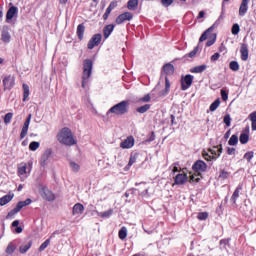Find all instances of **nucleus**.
<instances>
[{"instance_id":"1","label":"nucleus","mask_w":256,"mask_h":256,"mask_svg":"<svg viewBox=\"0 0 256 256\" xmlns=\"http://www.w3.org/2000/svg\"><path fill=\"white\" fill-rule=\"evenodd\" d=\"M57 141L61 143V145H66V147H73V145H77V138L73 134L68 127L62 128L56 135Z\"/></svg>"},{"instance_id":"2","label":"nucleus","mask_w":256,"mask_h":256,"mask_svg":"<svg viewBox=\"0 0 256 256\" xmlns=\"http://www.w3.org/2000/svg\"><path fill=\"white\" fill-rule=\"evenodd\" d=\"M93 73V60L85 59L83 61V72H82V88L85 89L87 87V83H89V78Z\"/></svg>"},{"instance_id":"3","label":"nucleus","mask_w":256,"mask_h":256,"mask_svg":"<svg viewBox=\"0 0 256 256\" xmlns=\"http://www.w3.org/2000/svg\"><path fill=\"white\" fill-rule=\"evenodd\" d=\"M129 112V100H123L120 103L112 106L108 112L107 115H109V113H113L114 115H125V113Z\"/></svg>"},{"instance_id":"4","label":"nucleus","mask_w":256,"mask_h":256,"mask_svg":"<svg viewBox=\"0 0 256 256\" xmlns=\"http://www.w3.org/2000/svg\"><path fill=\"white\" fill-rule=\"evenodd\" d=\"M38 191L40 193V196L44 201H48L49 203H53L57 197L55 196V193L51 191L47 186L45 185H40L38 188Z\"/></svg>"},{"instance_id":"5","label":"nucleus","mask_w":256,"mask_h":256,"mask_svg":"<svg viewBox=\"0 0 256 256\" xmlns=\"http://www.w3.org/2000/svg\"><path fill=\"white\" fill-rule=\"evenodd\" d=\"M33 200L31 198H27L25 201H19L15 208H13L10 212H8L6 219H13L23 209V207H27V205H31Z\"/></svg>"},{"instance_id":"6","label":"nucleus","mask_w":256,"mask_h":256,"mask_svg":"<svg viewBox=\"0 0 256 256\" xmlns=\"http://www.w3.org/2000/svg\"><path fill=\"white\" fill-rule=\"evenodd\" d=\"M4 91H11L15 87V75L5 76L2 80Z\"/></svg>"},{"instance_id":"7","label":"nucleus","mask_w":256,"mask_h":256,"mask_svg":"<svg viewBox=\"0 0 256 256\" xmlns=\"http://www.w3.org/2000/svg\"><path fill=\"white\" fill-rule=\"evenodd\" d=\"M193 75L187 74L185 77L181 79V90L187 91L191 85H193Z\"/></svg>"},{"instance_id":"8","label":"nucleus","mask_w":256,"mask_h":256,"mask_svg":"<svg viewBox=\"0 0 256 256\" xmlns=\"http://www.w3.org/2000/svg\"><path fill=\"white\" fill-rule=\"evenodd\" d=\"M193 171L195 173H205L207 171V163L203 160H197L193 165H192Z\"/></svg>"},{"instance_id":"9","label":"nucleus","mask_w":256,"mask_h":256,"mask_svg":"<svg viewBox=\"0 0 256 256\" xmlns=\"http://www.w3.org/2000/svg\"><path fill=\"white\" fill-rule=\"evenodd\" d=\"M101 39H103V36L101 34L93 35L87 44L88 49L91 50L95 49V47H98V45L101 43Z\"/></svg>"},{"instance_id":"10","label":"nucleus","mask_w":256,"mask_h":256,"mask_svg":"<svg viewBox=\"0 0 256 256\" xmlns=\"http://www.w3.org/2000/svg\"><path fill=\"white\" fill-rule=\"evenodd\" d=\"M132 19H133V13L124 12L116 18L115 23L116 25H121L122 23H125V21H131Z\"/></svg>"},{"instance_id":"11","label":"nucleus","mask_w":256,"mask_h":256,"mask_svg":"<svg viewBox=\"0 0 256 256\" xmlns=\"http://www.w3.org/2000/svg\"><path fill=\"white\" fill-rule=\"evenodd\" d=\"M29 125H31V114L28 115L24 122V125L20 133V139H25V137H27V133H29Z\"/></svg>"},{"instance_id":"12","label":"nucleus","mask_w":256,"mask_h":256,"mask_svg":"<svg viewBox=\"0 0 256 256\" xmlns=\"http://www.w3.org/2000/svg\"><path fill=\"white\" fill-rule=\"evenodd\" d=\"M249 132V126H246L240 134L239 141L242 145H247V143H249Z\"/></svg>"},{"instance_id":"13","label":"nucleus","mask_w":256,"mask_h":256,"mask_svg":"<svg viewBox=\"0 0 256 256\" xmlns=\"http://www.w3.org/2000/svg\"><path fill=\"white\" fill-rule=\"evenodd\" d=\"M51 155H53V150L51 148H48L44 151L40 158V165L42 167H45V165H47V161H49V157H51Z\"/></svg>"},{"instance_id":"14","label":"nucleus","mask_w":256,"mask_h":256,"mask_svg":"<svg viewBox=\"0 0 256 256\" xmlns=\"http://www.w3.org/2000/svg\"><path fill=\"white\" fill-rule=\"evenodd\" d=\"M187 174L185 172L179 173L174 177V185H185L187 183Z\"/></svg>"},{"instance_id":"15","label":"nucleus","mask_w":256,"mask_h":256,"mask_svg":"<svg viewBox=\"0 0 256 256\" xmlns=\"http://www.w3.org/2000/svg\"><path fill=\"white\" fill-rule=\"evenodd\" d=\"M135 145V138L133 136L127 137L124 141L120 143L122 149H131Z\"/></svg>"},{"instance_id":"16","label":"nucleus","mask_w":256,"mask_h":256,"mask_svg":"<svg viewBox=\"0 0 256 256\" xmlns=\"http://www.w3.org/2000/svg\"><path fill=\"white\" fill-rule=\"evenodd\" d=\"M249 1L251 0H242L239 7V15L240 17H245L247 11H249Z\"/></svg>"},{"instance_id":"17","label":"nucleus","mask_w":256,"mask_h":256,"mask_svg":"<svg viewBox=\"0 0 256 256\" xmlns=\"http://www.w3.org/2000/svg\"><path fill=\"white\" fill-rule=\"evenodd\" d=\"M17 13H19V9L17 8V6H11L6 13L7 23H9V21H11V19H13V17H15Z\"/></svg>"},{"instance_id":"18","label":"nucleus","mask_w":256,"mask_h":256,"mask_svg":"<svg viewBox=\"0 0 256 256\" xmlns=\"http://www.w3.org/2000/svg\"><path fill=\"white\" fill-rule=\"evenodd\" d=\"M240 55L242 61H247V59H249V47L247 46V44L244 43L241 45Z\"/></svg>"},{"instance_id":"19","label":"nucleus","mask_w":256,"mask_h":256,"mask_svg":"<svg viewBox=\"0 0 256 256\" xmlns=\"http://www.w3.org/2000/svg\"><path fill=\"white\" fill-rule=\"evenodd\" d=\"M85 206L81 203H76L72 208V215H83Z\"/></svg>"},{"instance_id":"20","label":"nucleus","mask_w":256,"mask_h":256,"mask_svg":"<svg viewBox=\"0 0 256 256\" xmlns=\"http://www.w3.org/2000/svg\"><path fill=\"white\" fill-rule=\"evenodd\" d=\"M114 29H115L114 24L106 25L103 29L104 39H109V36L113 33Z\"/></svg>"},{"instance_id":"21","label":"nucleus","mask_w":256,"mask_h":256,"mask_svg":"<svg viewBox=\"0 0 256 256\" xmlns=\"http://www.w3.org/2000/svg\"><path fill=\"white\" fill-rule=\"evenodd\" d=\"M13 197H15V195L7 194V195L3 196L2 198H0V206L5 207V205H7V203H11V201H13Z\"/></svg>"},{"instance_id":"22","label":"nucleus","mask_w":256,"mask_h":256,"mask_svg":"<svg viewBox=\"0 0 256 256\" xmlns=\"http://www.w3.org/2000/svg\"><path fill=\"white\" fill-rule=\"evenodd\" d=\"M243 189V184H240L236 187L234 193L231 196L232 203H237V199H239V193H241V190Z\"/></svg>"},{"instance_id":"23","label":"nucleus","mask_w":256,"mask_h":256,"mask_svg":"<svg viewBox=\"0 0 256 256\" xmlns=\"http://www.w3.org/2000/svg\"><path fill=\"white\" fill-rule=\"evenodd\" d=\"M76 34L79 41H83V37L85 35V24H79L77 26Z\"/></svg>"},{"instance_id":"24","label":"nucleus","mask_w":256,"mask_h":256,"mask_svg":"<svg viewBox=\"0 0 256 256\" xmlns=\"http://www.w3.org/2000/svg\"><path fill=\"white\" fill-rule=\"evenodd\" d=\"M163 71L165 75H173V73H175V66L171 63H167L163 66Z\"/></svg>"},{"instance_id":"25","label":"nucleus","mask_w":256,"mask_h":256,"mask_svg":"<svg viewBox=\"0 0 256 256\" xmlns=\"http://www.w3.org/2000/svg\"><path fill=\"white\" fill-rule=\"evenodd\" d=\"M32 245H33V241H29L28 243H26V244H24V245H21V246L19 247L20 253H21L22 255H25V253L28 252V251L31 249Z\"/></svg>"},{"instance_id":"26","label":"nucleus","mask_w":256,"mask_h":256,"mask_svg":"<svg viewBox=\"0 0 256 256\" xmlns=\"http://www.w3.org/2000/svg\"><path fill=\"white\" fill-rule=\"evenodd\" d=\"M207 70V65L202 64L200 66H195L190 69V73H203L204 71Z\"/></svg>"},{"instance_id":"27","label":"nucleus","mask_w":256,"mask_h":256,"mask_svg":"<svg viewBox=\"0 0 256 256\" xmlns=\"http://www.w3.org/2000/svg\"><path fill=\"white\" fill-rule=\"evenodd\" d=\"M137 7H139V0H129L127 3V9H129V11H135V9H137Z\"/></svg>"},{"instance_id":"28","label":"nucleus","mask_w":256,"mask_h":256,"mask_svg":"<svg viewBox=\"0 0 256 256\" xmlns=\"http://www.w3.org/2000/svg\"><path fill=\"white\" fill-rule=\"evenodd\" d=\"M248 119L251 121L252 131H256V111L250 113Z\"/></svg>"},{"instance_id":"29","label":"nucleus","mask_w":256,"mask_h":256,"mask_svg":"<svg viewBox=\"0 0 256 256\" xmlns=\"http://www.w3.org/2000/svg\"><path fill=\"white\" fill-rule=\"evenodd\" d=\"M230 175L231 173L229 171L225 169H220L218 179H220V181H225V179H229Z\"/></svg>"},{"instance_id":"30","label":"nucleus","mask_w":256,"mask_h":256,"mask_svg":"<svg viewBox=\"0 0 256 256\" xmlns=\"http://www.w3.org/2000/svg\"><path fill=\"white\" fill-rule=\"evenodd\" d=\"M1 40L3 41V43H9L11 41V34H9V31H2Z\"/></svg>"},{"instance_id":"31","label":"nucleus","mask_w":256,"mask_h":256,"mask_svg":"<svg viewBox=\"0 0 256 256\" xmlns=\"http://www.w3.org/2000/svg\"><path fill=\"white\" fill-rule=\"evenodd\" d=\"M169 91H171V82L169 81V78L165 77V88L162 92V95H169Z\"/></svg>"},{"instance_id":"32","label":"nucleus","mask_w":256,"mask_h":256,"mask_svg":"<svg viewBox=\"0 0 256 256\" xmlns=\"http://www.w3.org/2000/svg\"><path fill=\"white\" fill-rule=\"evenodd\" d=\"M118 237H119V239H121V241H125V239H127V227L123 226L119 230Z\"/></svg>"},{"instance_id":"33","label":"nucleus","mask_w":256,"mask_h":256,"mask_svg":"<svg viewBox=\"0 0 256 256\" xmlns=\"http://www.w3.org/2000/svg\"><path fill=\"white\" fill-rule=\"evenodd\" d=\"M202 157L205 159V161H216L217 156L209 155V152L203 150L202 151Z\"/></svg>"},{"instance_id":"34","label":"nucleus","mask_w":256,"mask_h":256,"mask_svg":"<svg viewBox=\"0 0 256 256\" xmlns=\"http://www.w3.org/2000/svg\"><path fill=\"white\" fill-rule=\"evenodd\" d=\"M15 249H17V246L13 242H10L6 248L7 255H13Z\"/></svg>"},{"instance_id":"35","label":"nucleus","mask_w":256,"mask_h":256,"mask_svg":"<svg viewBox=\"0 0 256 256\" xmlns=\"http://www.w3.org/2000/svg\"><path fill=\"white\" fill-rule=\"evenodd\" d=\"M112 215H113V209L98 213V217H101L102 219H109V217H111Z\"/></svg>"},{"instance_id":"36","label":"nucleus","mask_w":256,"mask_h":256,"mask_svg":"<svg viewBox=\"0 0 256 256\" xmlns=\"http://www.w3.org/2000/svg\"><path fill=\"white\" fill-rule=\"evenodd\" d=\"M149 109H151V104H145L143 106H140L136 109L137 113H147V111H149Z\"/></svg>"},{"instance_id":"37","label":"nucleus","mask_w":256,"mask_h":256,"mask_svg":"<svg viewBox=\"0 0 256 256\" xmlns=\"http://www.w3.org/2000/svg\"><path fill=\"white\" fill-rule=\"evenodd\" d=\"M23 101H27L29 98V85L23 84Z\"/></svg>"},{"instance_id":"38","label":"nucleus","mask_w":256,"mask_h":256,"mask_svg":"<svg viewBox=\"0 0 256 256\" xmlns=\"http://www.w3.org/2000/svg\"><path fill=\"white\" fill-rule=\"evenodd\" d=\"M197 53H199V45L196 46L190 53L186 54L184 57H189L190 59H193V57L197 56Z\"/></svg>"},{"instance_id":"39","label":"nucleus","mask_w":256,"mask_h":256,"mask_svg":"<svg viewBox=\"0 0 256 256\" xmlns=\"http://www.w3.org/2000/svg\"><path fill=\"white\" fill-rule=\"evenodd\" d=\"M50 243H51V238H48L45 242H43V243L40 245L38 251H40V253H41L42 251H45V250L47 249V247H49Z\"/></svg>"},{"instance_id":"40","label":"nucleus","mask_w":256,"mask_h":256,"mask_svg":"<svg viewBox=\"0 0 256 256\" xmlns=\"http://www.w3.org/2000/svg\"><path fill=\"white\" fill-rule=\"evenodd\" d=\"M197 219H199V221H207V219H209V213L208 212H199L197 215Z\"/></svg>"},{"instance_id":"41","label":"nucleus","mask_w":256,"mask_h":256,"mask_svg":"<svg viewBox=\"0 0 256 256\" xmlns=\"http://www.w3.org/2000/svg\"><path fill=\"white\" fill-rule=\"evenodd\" d=\"M27 173V164L21 163L18 167V175H25Z\"/></svg>"},{"instance_id":"42","label":"nucleus","mask_w":256,"mask_h":256,"mask_svg":"<svg viewBox=\"0 0 256 256\" xmlns=\"http://www.w3.org/2000/svg\"><path fill=\"white\" fill-rule=\"evenodd\" d=\"M219 105H221V99L218 98L210 105V111H217Z\"/></svg>"},{"instance_id":"43","label":"nucleus","mask_w":256,"mask_h":256,"mask_svg":"<svg viewBox=\"0 0 256 256\" xmlns=\"http://www.w3.org/2000/svg\"><path fill=\"white\" fill-rule=\"evenodd\" d=\"M239 143V137H237V135L233 134L229 141H228V145H237Z\"/></svg>"},{"instance_id":"44","label":"nucleus","mask_w":256,"mask_h":256,"mask_svg":"<svg viewBox=\"0 0 256 256\" xmlns=\"http://www.w3.org/2000/svg\"><path fill=\"white\" fill-rule=\"evenodd\" d=\"M213 29V26H211L210 28H208L206 31L203 32V34L200 36L199 38V43H203V41H207V33H209V31H211Z\"/></svg>"},{"instance_id":"45","label":"nucleus","mask_w":256,"mask_h":256,"mask_svg":"<svg viewBox=\"0 0 256 256\" xmlns=\"http://www.w3.org/2000/svg\"><path fill=\"white\" fill-rule=\"evenodd\" d=\"M199 175H201V173L191 175L189 182L190 183H199V181H201V178H199Z\"/></svg>"},{"instance_id":"46","label":"nucleus","mask_w":256,"mask_h":256,"mask_svg":"<svg viewBox=\"0 0 256 256\" xmlns=\"http://www.w3.org/2000/svg\"><path fill=\"white\" fill-rule=\"evenodd\" d=\"M229 68L231 69V71H238L239 70V62L231 61L229 63Z\"/></svg>"},{"instance_id":"47","label":"nucleus","mask_w":256,"mask_h":256,"mask_svg":"<svg viewBox=\"0 0 256 256\" xmlns=\"http://www.w3.org/2000/svg\"><path fill=\"white\" fill-rule=\"evenodd\" d=\"M239 31H241V27H239V24H233L231 28L232 35H239Z\"/></svg>"},{"instance_id":"48","label":"nucleus","mask_w":256,"mask_h":256,"mask_svg":"<svg viewBox=\"0 0 256 256\" xmlns=\"http://www.w3.org/2000/svg\"><path fill=\"white\" fill-rule=\"evenodd\" d=\"M253 157H255V153L253 151H249L244 154V159H246L248 163H251V159H253Z\"/></svg>"},{"instance_id":"49","label":"nucleus","mask_w":256,"mask_h":256,"mask_svg":"<svg viewBox=\"0 0 256 256\" xmlns=\"http://www.w3.org/2000/svg\"><path fill=\"white\" fill-rule=\"evenodd\" d=\"M39 146H40L39 142L33 141L29 144V149L30 151H37Z\"/></svg>"},{"instance_id":"50","label":"nucleus","mask_w":256,"mask_h":256,"mask_svg":"<svg viewBox=\"0 0 256 256\" xmlns=\"http://www.w3.org/2000/svg\"><path fill=\"white\" fill-rule=\"evenodd\" d=\"M11 119H13V113L9 112L4 117L5 125H9V123H11Z\"/></svg>"},{"instance_id":"51","label":"nucleus","mask_w":256,"mask_h":256,"mask_svg":"<svg viewBox=\"0 0 256 256\" xmlns=\"http://www.w3.org/2000/svg\"><path fill=\"white\" fill-rule=\"evenodd\" d=\"M70 167H71L72 171H74V173H79V170L81 169L79 164H77L75 162H70Z\"/></svg>"},{"instance_id":"52","label":"nucleus","mask_w":256,"mask_h":256,"mask_svg":"<svg viewBox=\"0 0 256 256\" xmlns=\"http://www.w3.org/2000/svg\"><path fill=\"white\" fill-rule=\"evenodd\" d=\"M226 127H231V116L229 114H226L223 119Z\"/></svg>"},{"instance_id":"53","label":"nucleus","mask_w":256,"mask_h":256,"mask_svg":"<svg viewBox=\"0 0 256 256\" xmlns=\"http://www.w3.org/2000/svg\"><path fill=\"white\" fill-rule=\"evenodd\" d=\"M174 1L175 0H161V4L163 5V7H171Z\"/></svg>"},{"instance_id":"54","label":"nucleus","mask_w":256,"mask_h":256,"mask_svg":"<svg viewBox=\"0 0 256 256\" xmlns=\"http://www.w3.org/2000/svg\"><path fill=\"white\" fill-rule=\"evenodd\" d=\"M220 94L222 100L227 101V99H229V93H227V91H225L224 89H221Z\"/></svg>"},{"instance_id":"55","label":"nucleus","mask_w":256,"mask_h":256,"mask_svg":"<svg viewBox=\"0 0 256 256\" xmlns=\"http://www.w3.org/2000/svg\"><path fill=\"white\" fill-rule=\"evenodd\" d=\"M140 101L142 103H149L151 101V94H146L142 98H140Z\"/></svg>"},{"instance_id":"56","label":"nucleus","mask_w":256,"mask_h":256,"mask_svg":"<svg viewBox=\"0 0 256 256\" xmlns=\"http://www.w3.org/2000/svg\"><path fill=\"white\" fill-rule=\"evenodd\" d=\"M219 57H221V54H219V52H216L211 56L210 60L212 62L219 61Z\"/></svg>"},{"instance_id":"57","label":"nucleus","mask_w":256,"mask_h":256,"mask_svg":"<svg viewBox=\"0 0 256 256\" xmlns=\"http://www.w3.org/2000/svg\"><path fill=\"white\" fill-rule=\"evenodd\" d=\"M136 161H137V156L131 155V156H130V159H129V162H128L129 167H131V165H133L134 163H136Z\"/></svg>"},{"instance_id":"58","label":"nucleus","mask_w":256,"mask_h":256,"mask_svg":"<svg viewBox=\"0 0 256 256\" xmlns=\"http://www.w3.org/2000/svg\"><path fill=\"white\" fill-rule=\"evenodd\" d=\"M215 41H217V38H212V39H209L207 42H206V47H211L212 45H215Z\"/></svg>"},{"instance_id":"59","label":"nucleus","mask_w":256,"mask_h":256,"mask_svg":"<svg viewBox=\"0 0 256 256\" xmlns=\"http://www.w3.org/2000/svg\"><path fill=\"white\" fill-rule=\"evenodd\" d=\"M216 149H218V153H217V156H216V159L218 158V157H221V153H223V145H218V146H216Z\"/></svg>"},{"instance_id":"60","label":"nucleus","mask_w":256,"mask_h":256,"mask_svg":"<svg viewBox=\"0 0 256 256\" xmlns=\"http://www.w3.org/2000/svg\"><path fill=\"white\" fill-rule=\"evenodd\" d=\"M236 151L237 150L235 148H231V147L227 148V154L228 155H235Z\"/></svg>"},{"instance_id":"61","label":"nucleus","mask_w":256,"mask_h":256,"mask_svg":"<svg viewBox=\"0 0 256 256\" xmlns=\"http://www.w3.org/2000/svg\"><path fill=\"white\" fill-rule=\"evenodd\" d=\"M117 7V1H112L108 8L111 9L113 11V9H115Z\"/></svg>"},{"instance_id":"62","label":"nucleus","mask_w":256,"mask_h":256,"mask_svg":"<svg viewBox=\"0 0 256 256\" xmlns=\"http://www.w3.org/2000/svg\"><path fill=\"white\" fill-rule=\"evenodd\" d=\"M218 51H219L220 53H223V51H227V47L225 46L224 43H222V44L220 45Z\"/></svg>"},{"instance_id":"63","label":"nucleus","mask_w":256,"mask_h":256,"mask_svg":"<svg viewBox=\"0 0 256 256\" xmlns=\"http://www.w3.org/2000/svg\"><path fill=\"white\" fill-rule=\"evenodd\" d=\"M148 141L151 142V141H155V132H151L149 138H148Z\"/></svg>"},{"instance_id":"64","label":"nucleus","mask_w":256,"mask_h":256,"mask_svg":"<svg viewBox=\"0 0 256 256\" xmlns=\"http://www.w3.org/2000/svg\"><path fill=\"white\" fill-rule=\"evenodd\" d=\"M203 17H205V12L204 11H200L198 16H197V19H203Z\"/></svg>"}]
</instances>
